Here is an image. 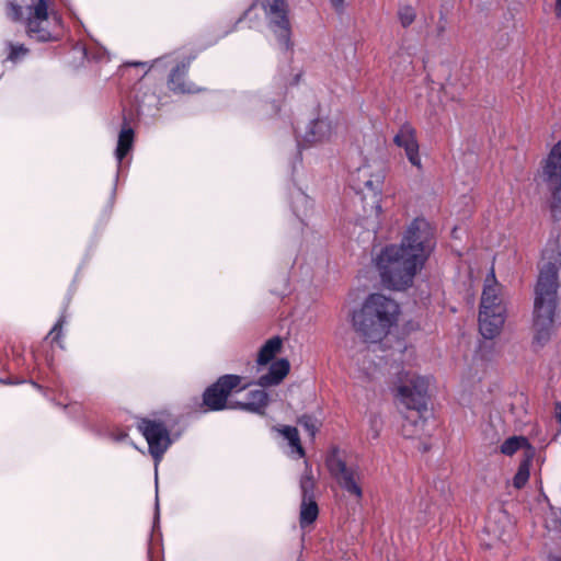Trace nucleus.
I'll list each match as a JSON object with an SVG mask.
<instances>
[{
	"label": "nucleus",
	"mask_w": 561,
	"mask_h": 561,
	"mask_svg": "<svg viewBox=\"0 0 561 561\" xmlns=\"http://www.w3.org/2000/svg\"><path fill=\"white\" fill-rule=\"evenodd\" d=\"M399 312V305L393 299L381 294H371L353 312L352 325L365 342L377 343L396 324Z\"/></svg>",
	"instance_id": "4"
},
{
	"label": "nucleus",
	"mask_w": 561,
	"mask_h": 561,
	"mask_svg": "<svg viewBox=\"0 0 561 561\" xmlns=\"http://www.w3.org/2000/svg\"><path fill=\"white\" fill-rule=\"evenodd\" d=\"M434 248V228L426 219L415 218L400 245H388L377 255L375 262L382 284L394 290L410 287Z\"/></svg>",
	"instance_id": "1"
},
{
	"label": "nucleus",
	"mask_w": 561,
	"mask_h": 561,
	"mask_svg": "<svg viewBox=\"0 0 561 561\" xmlns=\"http://www.w3.org/2000/svg\"><path fill=\"white\" fill-rule=\"evenodd\" d=\"M560 267L561 252L558 242L553 240L542 251L535 287L534 343L540 347L550 340L554 329Z\"/></svg>",
	"instance_id": "2"
},
{
	"label": "nucleus",
	"mask_w": 561,
	"mask_h": 561,
	"mask_svg": "<svg viewBox=\"0 0 561 561\" xmlns=\"http://www.w3.org/2000/svg\"><path fill=\"white\" fill-rule=\"evenodd\" d=\"M428 379L402 369L398 373L396 398L400 405L408 410L401 425L405 438H421L426 434V417L423 412L427 408Z\"/></svg>",
	"instance_id": "3"
},
{
	"label": "nucleus",
	"mask_w": 561,
	"mask_h": 561,
	"mask_svg": "<svg viewBox=\"0 0 561 561\" xmlns=\"http://www.w3.org/2000/svg\"><path fill=\"white\" fill-rule=\"evenodd\" d=\"M319 514L318 505L314 499L306 497V500H301L300 507V525L306 527L312 524Z\"/></svg>",
	"instance_id": "23"
},
{
	"label": "nucleus",
	"mask_w": 561,
	"mask_h": 561,
	"mask_svg": "<svg viewBox=\"0 0 561 561\" xmlns=\"http://www.w3.org/2000/svg\"><path fill=\"white\" fill-rule=\"evenodd\" d=\"M399 19L401 24L407 27L409 26L415 19V12L411 7L401 8L399 11Z\"/></svg>",
	"instance_id": "30"
},
{
	"label": "nucleus",
	"mask_w": 561,
	"mask_h": 561,
	"mask_svg": "<svg viewBox=\"0 0 561 561\" xmlns=\"http://www.w3.org/2000/svg\"><path fill=\"white\" fill-rule=\"evenodd\" d=\"M32 385H33V387H35L36 389H39V390L42 389V387H41L38 383L34 382V381H32Z\"/></svg>",
	"instance_id": "38"
},
{
	"label": "nucleus",
	"mask_w": 561,
	"mask_h": 561,
	"mask_svg": "<svg viewBox=\"0 0 561 561\" xmlns=\"http://www.w3.org/2000/svg\"><path fill=\"white\" fill-rule=\"evenodd\" d=\"M300 490L302 500L306 497L314 499L313 490H314V480L309 472H306L300 479Z\"/></svg>",
	"instance_id": "28"
},
{
	"label": "nucleus",
	"mask_w": 561,
	"mask_h": 561,
	"mask_svg": "<svg viewBox=\"0 0 561 561\" xmlns=\"http://www.w3.org/2000/svg\"><path fill=\"white\" fill-rule=\"evenodd\" d=\"M556 14L561 19V0L556 1Z\"/></svg>",
	"instance_id": "33"
},
{
	"label": "nucleus",
	"mask_w": 561,
	"mask_h": 561,
	"mask_svg": "<svg viewBox=\"0 0 561 561\" xmlns=\"http://www.w3.org/2000/svg\"><path fill=\"white\" fill-rule=\"evenodd\" d=\"M327 467L336 483L348 496L356 502L362 501L364 474L358 466L346 465L336 450L327 458Z\"/></svg>",
	"instance_id": "8"
},
{
	"label": "nucleus",
	"mask_w": 561,
	"mask_h": 561,
	"mask_svg": "<svg viewBox=\"0 0 561 561\" xmlns=\"http://www.w3.org/2000/svg\"><path fill=\"white\" fill-rule=\"evenodd\" d=\"M267 401L268 396L264 390H252L248 393L247 401L230 402L229 409H239L251 413L263 414Z\"/></svg>",
	"instance_id": "16"
},
{
	"label": "nucleus",
	"mask_w": 561,
	"mask_h": 561,
	"mask_svg": "<svg viewBox=\"0 0 561 561\" xmlns=\"http://www.w3.org/2000/svg\"><path fill=\"white\" fill-rule=\"evenodd\" d=\"M137 428L148 443L149 453L157 469L163 455L172 444L169 427L162 420L145 417L138 422Z\"/></svg>",
	"instance_id": "9"
},
{
	"label": "nucleus",
	"mask_w": 561,
	"mask_h": 561,
	"mask_svg": "<svg viewBox=\"0 0 561 561\" xmlns=\"http://www.w3.org/2000/svg\"><path fill=\"white\" fill-rule=\"evenodd\" d=\"M277 431L288 440L293 455L296 454L299 458L305 456V450L300 444L299 434L296 427L283 426L277 428Z\"/></svg>",
	"instance_id": "24"
},
{
	"label": "nucleus",
	"mask_w": 561,
	"mask_h": 561,
	"mask_svg": "<svg viewBox=\"0 0 561 561\" xmlns=\"http://www.w3.org/2000/svg\"><path fill=\"white\" fill-rule=\"evenodd\" d=\"M393 141L398 147L404 149L405 157L409 162L421 171L422 160L415 129L410 124H403L394 136Z\"/></svg>",
	"instance_id": "14"
},
{
	"label": "nucleus",
	"mask_w": 561,
	"mask_h": 561,
	"mask_svg": "<svg viewBox=\"0 0 561 561\" xmlns=\"http://www.w3.org/2000/svg\"><path fill=\"white\" fill-rule=\"evenodd\" d=\"M549 561H561V558L557 556H550Z\"/></svg>",
	"instance_id": "36"
},
{
	"label": "nucleus",
	"mask_w": 561,
	"mask_h": 561,
	"mask_svg": "<svg viewBox=\"0 0 561 561\" xmlns=\"http://www.w3.org/2000/svg\"><path fill=\"white\" fill-rule=\"evenodd\" d=\"M506 317L502 287L492 270L484 282L479 312V330L483 337L493 339L500 334Z\"/></svg>",
	"instance_id": "6"
},
{
	"label": "nucleus",
	"mask_w": 561,
	"mask_h": 561,
	"mask_svg": "<svg viewBox=\"0 0 561 561\" xmlns=\"http://www.w3.org/2000/svg\"><path fill=\"white\" fill-rule=\"evenodd\" d=\"M289 362L285 358H280L274 362L267 374L262 375L259 378V385L261 387H270L278 385L289 373Z\"/></svg>",
	"instance_id": "17"
},
{
	"label": "nucleus",
	"mask_w": 561,
	"mask_h": 561,
	"mask_svg": "<svg viewBox=\"0 0 561 561\" xmlns=\"http://www.w3.org/2000/svg\"><path fill=\"white\" fill-rule=\"evenodd\" d=\"M298 424L304 427V430L311 436L314 437L321 423L320 421L312 416L305 414L298 419Z\"/></svg>",
	"instance_id": "26"
},
{
	"label": "nucleus",
	"mask_w": 561,
	"mask_h": 561,
	"mask_svg": "<svg viewBox=\"0 0 561 561\" xmlns=\"http://www.w3.org/2000/svg\"><path fill=\"white\" fill-rule=\"evenodd\" d=\"M368 438L377 439L383 426L382 419L378 414H370L368 419Z\"/></svg>",
	"instance_id": "27"
},
{
	"label": "nucleus",
	"mask_w": 561,
	"mask_h": 561,
	"mask_svg": "<svg viewBox=\"0 0 561 561\" xmlns=\"http://www.w3.org/2000/svg\"><path fill=\"white\" fill-rule=\"evenodd\" d=\"M190 68V60L178 62L172 67L168 78V88L178 94L196 93L199 89L186 79Z\"/></svg>",
	"instance_id": "15"
},
{
	"label": "nucleus",
	"mask_w": 561,
	"mask_h": 561,
	"mask_svg": "<svg viewBox=\"0 0 561 561\" xmlns=\"http://www.w3.org/2000/svg\"><path fill=\"white\" fill-rule=\"evenodd\" d=\"M330 2L336 11H341L344 8V0H330Z\"/></svg>",
	"instance_id": "32"
},
{
	"label": "nucleus",
	"mask_w": 561,
	"mask_h": 561,
	"mask_svg": "<svg viewBox=\"0 0 561 561\" xmlns=\"http://www.w3.org/2000/svg\"><path fill=\"white\" fill-rule=\"evenodd\" d=\"M131 65L133 66H146L147 64L146 62H133Z\"/></svg>",
	"instance_id": "37"
},
{
	"label": "nucleus",
	"mask_w": 561,
	"mask_h": 561,
	"mask_svg": "<svg viewBox=\"0 0 561 561\" xmlns=\"http://www.w3.org/2000/svg\"><path fill=\"white\" fill-rule=\"evenodd\" d=\"M385 178L386 169L380 161L365 162L353 175V187L363 196L365 210L376 217L381 214V193Z\"/></svg>",
	"instance_id": "7"
},
{
	"label": "nucleus",
	"mask_w": 561,
	"mask_h": 561,
	"mask_svg": "<svg viewBox=\"0 0 561 561\" xmlns=\"http://www.w3.org/2000/svg\"><path fill=\"white\" fill-rule=\"evenodd\" d=\"M65 323L66 317L62 314L48 333V337L50 336L54 342H59L62 336V325Z\"/></svg>",
	"instance_id": "31"
},
{
	"label": "nucleus",
	"mask_w": 561,
	"mask_h": 561,
	"mask_svg": "<svg viewBox=\"0 0 561 561\" xmlns=\"http://www.w3.org/2000/svg\"><path fill=\"white\" fill-rule=\"evenodd\" d=\"M335 135V126L328 117H320L311 121L305 128L304 133L298 136L299 153L302 148L322 145L331 141Z\"/></svg>",
	"instance_id": "13"
},
{
	"label": "nucleus",
	"mask_w": 561,
	"mask_h": 561,
	"mask_svg": "<svg viewBox=\"0 0 561 561\" xmlns=\"http://www.w3.org/2000/svg\"><path fill=\"white\" fill-rule=\"evenodd\" d=\"M134 144V130L129 126H124L118 135L115 158L117 160V172L121 169L123 159L131 150Z\"/></svg>",
	"instance_id": "18"
},
{
	"label": "nucleus",
	"mask_w": 561,
	"mask_h": 561,
	"mask_svg": "<svg viewBox=\"0 0 561 561\" xmlns=\"http://www.w3.org/2000/svg\"><path fill=\"white\" fill-rule=\"evenodd\" d=\"M311 198L301 190L291 193V207L295 215L302 221L312 209Z\"/></svg>",
	"instance_id": "19"
},
{
	"label": "nucleus",
	"mask_w": 561,
	"mask_h": 561,
	"mask_svg": "<svg viewBox=\"0 0 561 561\" xmlns=\"http://www.w3.org/2000/svg\"><path fill=\"white\" fill-rule=\"evenodd\" d=\"M259 4L264 11L268 28L276 36L279 45L289 49L291 42L287 2L285 0H259Z\"/></svg>",
	"instance_id": "10"
},
{
	"label": "nucleus",
	"mask_w": 561,
	"mask_h": 561,
	"mask_svg": "<svg viewBox=\"0 0 561 561\" xmlns=\"http://www.w3.org/2000/svg\"><path fill=\"white\" fill-rule=\"evenodd\" d=\"M168 59H169V57H163V58L156 59V60H153V62H152L151 67L159 66V65H161L162 62H165Z\"/></svg>",
	"instance_id": "34"
},
{
	"label": "nucleus",
	"mask_w": 561,
	"mask_h": 561,
	"mask_svg": "<svg viewBox=\"0 0 561 561\" xmlns=\"http://www.w3.org/2000/svg\"><path fill=\"white\" fill-rule=\"evenodd\" d=\"M245 101L252 108H257L265 116L276 115L279 111V104L276 101H268L256 94L245 95Z\"/></svg>",
	"instance_id": "21"
},
{
	"label": "nucleus",
	"mask_w": 561,
	"mask_h": 561,
	"mask_svg": "<svg viewBox=\"0 0 561 561\" xmlns=\"http://www.w3.org/2000/svg\"><path fill=\"white\" fill-rule=\"evenodd\" d=\"M9 55L8 59L12 62L22 60L28 53V49L24 45H14L9 43Z\"/></svg>",
	"instance_id": "29"
},
{
	"label": "nucleus",
	"mask_w": 561,
	"mask_h": 561,
	"mask_svg": "<svg viewBox=\"0 0 561 561\" xmlns=\"http://www.w3.org/2000/svg\"><path fill=\"white\" fill-rule=\"evenodd\" d=\"M526 449V458L533 457V450L530 445L528 444V440L524 436H512L503 442L500 449L501 453L506 456H512L519 449Z\"/></svg>",
	"instance_id": "20"
},
{
	"label": "nucleus",
	"mask_w": 561,
	"mask_h": 561,
	"mask_svg": "<svg viewBox=\"0 0 561 561\" xmlns=\"http://www.w3.org/2000/svg\"><path fill=\"white\" fill-rule=\"evenodd\" d=\"M282 347V340L278 336L270 339L260 350L257 356L259 365L268 364Z\"/></svg>",
	"instance_id": "22"
},
{
	"label": "nucleus",
	"mask_w": 561,
	"mask_h": 561,
	"mask_svg": "<svg viewBox=\"0 0 561 561\" xmlns=\"http://www.w3.org/2000/svg\"><path fill=\"white\" fill-rule=\"evenodd\" d=\"M5 16L24 25L27 36L38 42L53 39L54 30L61 25V18L50 7V0H8Z\"/></svg>",
	"instance_id": "5"
},
{
	"label": "nucleus",
	"mask_w": 561,
	"mask_h": 561,
	"mask_svg": "<svg viewBox=\"0 0 561 561\" xmlns=\"http://www.w3.org/2000/svg\"><path fill=\"white\" fill-rule=\"evenodd\" d=\"M543 180L552 191L551 211L556 219L561 218V140L551 149L542 168Z\"/></svg>",
	"instance_id": "11"
},
{
	"label": "nucleus",
	"mask_w": 561,
	"mask_h": 561,
	"mask_svg": "<svg viewBox=\"0 0 561 561\" xmlns=\"http://www.w3.org/2000/svg\"><path fill=\"white\" fill-rule=\"evenodd\" d=\"M0 382L5 385H16L21 383L22 381H13L12 379H0Z\"/></svg>",
	"instance_id": "35"
},
{
	"label": "nucleus",
	"mask_w": 561,
	"mask_h": 561,
	"mask_svg": "<svg viewBox=\"0 0 561 561\" xmlns=\"http://www.w3.org/2000/svg\"><path fill=\"white\" fill-rule=\"evenodd\" d=\"M241 385V377L238 375L221 376L215 383L208 387L203 396L204 404L210 411L229 409L227 403L229 394Z\"/></svg>",
	"instance_id": "12"
},
{
	"label": "nucleus",
	"mask_w": 561,
	"mask_h": 561,
	"mask_svg": "<svg viewBox=\"0 0 561 561\" xmlns=\"http://www.w3.org/2000/svg\"><path fill=\"white\" fill-rule=\"evenodd\" d=\"M531 457H527L519 463L518 470L514 476L513 483L517 489L523 488L529 479V467Z\"/></svg>",
	"instance_id": "25"
}]
</instances>
